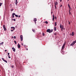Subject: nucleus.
<instances>
[{"instance_id":"nucleus-1","label":"nucleus","mask_w":76,"mask_h":76,"mask_svg":"<svg viewBox=\"0 0 76 76\" xmlns=\"http://www.w3.org/2000/svg\"><path fill=\"white\" fill-rule=\"evenodd\" d=\"M53 31V29H52L51 30L50 29H48L47 30V32H49V33H51Z\"/></svg>"},{"instance_id":"nucleus-2","label":"nucleus","mask_w":76,"mask_h":76,"mask_svg":"<svg viewBox=\"0 0 76 76\" xmlns=\"http://www.w3.org/2000/svg\"><path fill=\"white\" fill-rule=\"evenodd\" d=\"M75 43H76V42L73 41L72 43L70 45V46H73L75 45Z\"/></svg>"},{"instance_id":"nucleus-3","label":"nucleus","mask_w":76,"mask_h":76,"mask_svg":"<svg viewBox=\"0 0 76 76\" xmlns=\"http://www.w3.org/2000/svg\"><path fill=\"white\" fill-rule=\"evenodd\" d=\"M20 37L21 41H23V36H22V35H20Z\"/></svg>"},{"instance_id":"nucleus-4","label":"nucleus","mask_w":76,"mask_h":76,"mask_svg":"<svg viewBox=\"0 0 76 76\" xmlns=\"http://www.w3.org/2000/svg\"><path fill=\"white\" fill-rule=\"evenodd\" d=\"M66 45V42H65V43L64 44L63 46L62 47V49H64V48L65 47H64V46Z\"/></svg>"},{"instance_id":"nucleus-5","label":"nucleus","mask_w":76,"mask_h":76,"mask_svg":"<svg viewBox=\"0 0 76 76\" xmlns=\"http://www.w3.org/2000/svg\"><path fill=\"white\" fill-rule=\"evenodd\" d=\"M3 27L4 30L5 31H6V27H5V25H3Z\"/></svg>"},{"instance_id":"nucleus-6","label":"nucleus","mask_w":76,"mask_h":76,"mask_svg":"<svg viewBox=\"0 0 76 76\" xmlns=\"http://www.w3.org/2000/svg\"><path fill=\"white\" fill-rule=\"evenodd\" d=\"M13 51H14V52H15L16 51V49L14 48H12Z\"/></svg>"},{"instance_id":"nucleus-7","label":"nucleus","mask_w":76,"mask_h":76,"mask_svg":"<svg viewBox=\"0 0 76 76\" xmlns=\"http://www.w3.org/2000/svg\"><path fill=\"white\" fill-rule=\"evenodd\" d=\"M55 19V16L54 15H53V21H54V20Z\"/></svg>"},{"instance_id":"nucleus-8","label":"nucleus","mask_w":76,"mask_h":76,"mask_svg":"<svg viewBox=\"0 0 76 76\" xmlns=\"http://www.w3.org/2000/svg\"><path fill=\"white\" fill-rule=\"evenodd\" d=\"M68 7L69 9H71V8L70 7V5L69 4H68Z\"/></svg>"},{"instance_id":"nucleus-9","label":"nucleus","mask_w":76,"mask_h":76,"mask_svg":"<svg viewBox=\"0 0 76 76\" xmlns=\"http://www.w3.org/2000/svg\"><path fill=\"white\" fill-rule=\"evenodd\" d=\"M18 48H20V45L19 44H18Z\"/></svg>"},{"instance_id":"nucleus-10","label":"nucleus","mask_w":76,"mask_h":76,"mask_svg":"<svg viewBox=\"0 0 76 76\" xmlns=\"http://www.w3.org/2000/svg\"><path fill=\"white\" fill-rule=\"evenodd\" d=\"M72 36H74V35H75V33L73 32H72Z\"/></svg>"},{"instance_id":"nucleus-11","label":"nucleus","mask_w":76,"mask_h":76,"mask_svg":"<svg viewBox=\"0 0 76 76\" xmlns=\"http://www.w3.org/2000/svg\"><path fill=\"white\" fill-rule=\"evenodd\" d=\"M54 31H57V28H56V27H54Z\"/></svg>"},{"instance_id":"nucleus-12","label":"nucleus","mask_w":76,"mask_h":76,"mask_svg":"<svg viewBox=\"0 0 76 76\" xmlns=\"http://www.w3.org/2000/svg\"><path fill=\"white\" fill-rule=\"evenodd\" d=\"M60 28H63V25L61 26V25H60Z\"/></svg>"},{"instance_id":"nucleus-13","label":"nucleus","mask_w":76,"mask_h":76,"mask_svg":"<svg viewBox=\"0 0 76 76\" xmlns=\"http://www.w3.org/2000/svg\"><path fill=\"white\" fill-rule=\"evenodd\" d=\"M55 5H57L58 4V3L57 2H56L55 4Z\"/></svg>"},{"instance_id":"nucleus-14","label":"nucleus","mask_w":76,"mask_h":76,"mask_svg":"<svg viewBox=\"0 0 76 76\" xmlns=\"http://www.w3.org/2000/svg\"><path fill=\"white\" fill-rule=\"evenodd\" d=\"M34 22H36V21H37V18H34Z\"/></svg>"},{"instance_id":"nucleus-15","label":"nucleus","mask_w":76,"mask_h":76,"mask_svg":"<svg viewBox=\"0 0 76 76\" xmlns=\"http://www.w3.org/2000/svg\"><path fill=\"white\" fill-rule=\"evenodd\" d=\"M11 28L13 29H15V28L14 27H11Z\"/></svg>"},{"instance_id":"nucleus-16","label":"nucleus","mask_w":76,"mask_h":76,"mask_svg":"<svg viewBox=\"0 0 76 76\" xmlns=\"http://www.w3.org/2000/svg\"><path fill=\"white\" fill-rule=\"evenodd\" d=\"M57 26V23L56 22L55 24V26Z\"/></svg>"},{"instance_id":"nucleus-17","label":"nucleus","mask_w":76,"mask_h":76,"mask_svg":"<svg viewBox=\"0 0 76 76\" xmlns=\"http://www.w3.org/2000/svg\"><path fill=\"white\" fill-rule=\"evenodd\" d=\"M45 23H46V24H48V22L47 21H46L45 22Z\"/></svg>"},{"instance_id":"nucleus-18","label":"nucleus","mask_w":76,"mask_h":76,"mask_svg":"<svg viewBox=\"0 0 76 76\" xmlns=\"http://www.w3.org/2000/svg\"><path fill=\"white\" fill-rule=\"evenodd\" d=\"M32 31H33V32H35V30L34 29H32Z\"/></svg>"},{"instance_id":"nucleus-19","label":"nucleus","mask_w":76,"mask_h":76,"mask_svg":"<svg viewBox=\"0 0 76 76\" xmlns=\"http://www.w3.org/2000/svg\"><path fill=\"white\" fill-rule=\"evenodd\" d=\"M69 12V15H71V12L70 11Z\"/></svg>"},{"instance_id":"nucleus-20","label":"nucleus","mask_w":76,"mask_h":76,"mask_svg":"<svg viewBox=\"0 0 76 76\" xmlns=\"http://www.w3.org/2000/svg\"><path fill=\"white\" fill-rule=\"evenodd\" d=\"M4 62H5L6 63H7V61H6V60H4Z\"/></svg>"},{"instance_id":"nucleus-21","label":"nucleus","mask_w":76,"mask_h":76,"mask_svg":"<svg viewBox=\"0 0 76 76\" xmlns=\"http://www.w3.org/2000/svg\"><path fill=\"white\" fill-rule=\"evenodd\" d=\"M14 42L15 43V44H17V42H16V41H14Z\"/></svg>"},{"instance_id":"nucleus-22","label":"nucleus","mask_w":76,"mask_h":76,"mask_svg":"<svg viewBox=\"0 0 76 76\" xmlns=\"http://www.w3.org/2000/svg\"><path fill=\"white\" fill-rule=\"evenodd\" d=\"M12 15H16V14H15V13H12Z\"/></svg>"},{"instance_id":"nucleus-23","label":"nucleus","mask_w":76,"mask_h":76,"mask_svg":"<svg viewBox=\"0 0 76 76\" xmlns=\"http://www.w3.org/2000/svg\"><path fill=\"white\" fill-rule=\"evenodd\" d=\"M1 5H2V3H0V6H1Z\"/></svg>"},{"instance_id":"nucleus-24","label":"nucleus","mask_w":76,"mask_h":76,"mask_svg":"<svg viewBox=\"0 0 76 76\" xmlns=\"http://www.w3.org/2000/svg\"><path fill=\"white\" fill-rule=\"evenodd\" d=\"M55 8L56 9H57V7H56V5H55Z\"/></svg>"},{"instance_id":"nucleus-25","label":"nucleus","mask_w":76,"mask_h":76,"mask_svg":"<svg viewBox=\"0 0 76 76\" xmlns=\"http://www.w3.org/2000/svg\"><path fill=\"white\" fill-rule=\"evenodd\" d=\"M16 17H17V18H18V15H15Z\"/></svg>"},{"instance_id":"nucleus-26","label":"nucleus","mask_w":76,"mask_h":76,"mask_svg":"<svg viewBox=\"0 0 76 76\" xmlns=\"http://www.w3.org/2000/svg\"><path fill=\"white\" fill-rule=\"evenodd\" d=\"M14 30H15V29H13V30H11V32H13V31H14Z\"/></svg>"},{"instance_id":"nucleus-27","label":"nucleus","mask_w":76,"mask_h":76,"mask_svg":"<svg viewBox=\"0 0 76 76\" xmlns=\"http://www.w3.org/2000/svg\"><path fill=\"white\" fill-rule=\"evenodd\" d=\"M8 56H10V55H9L10 54V53H8Z\"/></svg>"},{"instance_id":"nucleus-28","label":"nucleus","mask_w":76,"mask_h":76,"mask_svg":"<svg viewBox=\"0 0 76 76\" xmlns=\"http://www.w3.org/2000/svg\"><path fill=\"white\" fill-rule=\"evenodd\" d=\"M16 37L15 36H14V39H16Z\"/></svg>"},{"instance_id":"nucleus-29","label":"nucleus","mask_w":76,"mask_h":76,"mask_svg":"<svg viewBox=\"0 0 76 76\" xmlns=\"http://www.w3.org/2000/svg\"><path fill=\"white\" fill-rule=\"evenodd\" d=\"M15 2H17V3H18V0H15Z\"/></svg>"},{"instance_id":"nucleus-30","label":"nucleus","mask_w":76,"mask_h":76,"mask_svg":"<svg viewBox=\"0 0 76 76\" xmlns=\"http://www.w3.org/2000/svg\"><path fill=\"white\" fill-rule=\"evenodd\" d=\"M1 59H2V60H3V61H4V58H2Z\"/></svg>"},{"instance_id":"nucleus-31","label":"nucleus","mask_w":76,"mask_h":76,"mask_svg":"<svg viewBox=\"0 0 76 76\" xmlns=\"http://www.w3.org/2000/svg\"><path fill=\"white\" fill-rule=\"evenodd\" d=\"M17 3H18V2H15V4H16V5H17Z\"/></svg>"},{"instance_id":"nucleus-32","label":"nucleus","mask_w":76,"mask_h":76,"mask_svg":"<svg viewBox=\"0 0 76 76\" xmlns=\"http://www.w3.org/2000/svg\"><path fill=\"white\" fill-rule=\"evenodd\" d=\"M14 17V15H12V18H13Z\"/></svg>"},{"instance_id":"nucleus-33","label":"nucleus","mask_w":76,"mask_h":76,"mask_svg":"<svg viewBox=\"0 0 76 76\" xmlns=\"http://www.w3.org/2000/svg\"><path fill=\"white\" fill-rule=\"evenodd\" d=\"M63 28H61V31H63Z\"/></svg>"},{"instance_id":"nucleus-34","label":"nucleus","mask_w":76,"mask_h":76,"mask_svg":"<svg viewBox=\"0 0 76 76\" xmlns=\"http://www.w3.org/2000/svg\"><path fill=\"white\" fill-rule=\"evenodd\" d=\"M42 35H43V36H44V33H43Z\"/></svg>"},{"instance_id":"nucleus-35","label":"nucleus","mask_w":76,"mask_h":76,"mask_svg":"<svg viewBox=\"0 0 76 76\" xmlns=\"http://www.w3.org/2000/svg\"><path fill=\"white\" fill-rule=\"evenodd\" d=\"M13 8H12L11 10V11H13Z\"/></svg>"},{"instance_id":"nucleus-36","label":"nucleus","mask_w":76,"mask_h":76,"mask_svg":"<svg viewBox=\"0 0 76 76\" xmlns=\"http://www.w3.org/2000/svg\"><path fill=\"white\" fill-rule=\"evenodd\" d=\"M8 57H9V58H11V57L10 56H8Z\"/></svg>"},{"instance_id":"nucleus-37","label":"nucleus","mask_w":76,"mask_h":76,"mask_svg":"<svg viewBox=\"0 0 76 76\" xmlns=\"http://www.w3.org/2000/svg\"><path fill=\"white\" fill-rule=\"evenodd\" d=\"M71 9H69V12H70Z\"/></svg>"},{"instance_id":"nucleus-38","label":"nucleus","mask_w":76,"mask_h":76,"mask_svg":"<svg viewBox=\"0 0 76 76\" xmlns=\"http://www.w3.org/2000/svg\"><path fill=\"white\" fill-rule=\"evenodd\" d=\"M68 22H69V24L70 25V22L69 21H68Z\"/></svg>"},{"instance_id":"nucleus-39","label":"nucleus","mask_w":76,"mask_h":76,"mask_svg":"<svg viewBox=\"0 0 76 76\" xmlns=\"http://www.w3.org/2000/svg\"><path fill=\"white\" fill-rule=\"evenodd\" d=\"M3 43H4V42H3L2 43H0V44H3Z\"/></svg>"},{"instance_id":"nucleus-40","label":"nucleus","mask_w":76,"mask_h":76,"mask_svg":"<svg viewBox=\"0 0 76 76\" xmlns=\"http://www.w3.org/2000/svg\"><path fill=\"white\" fill-rule=\"evenodd\" d=\"M13 20H14V21H15V20H16V19H13Z\"/></svg>"},{"instance_id":"nucleus-41","label":"nucleus","mask_w":76,"mask_h":76,"mask_svg":"<svg viewBox=\"0 0 76 76\" xmlns=\"http://www.w3.org/2000/svg\"><path fill=\"white\" fill-rule=\"evenodd\" d=\"M60 2H61L62 1V0H60Z\"/></svg>"},{"instance_id":"nucleus-42","label":"nucleus","mask_w":76,"mask_h":76,"mask_svg":"<svg viewBox=\"0 0 76 76\" xmlns=\"http://www.w3.org/2000/svg\"><path fill=\"white\" fill-rule=\"evenodd\" d=\"M62 5H61L60 6V7H62Z\"/></svg>"},{"instance_id":"nucleus-43","label":"nucleus","mask_w":76,"mask_h":76,"mask_svg":"<svg viewBox=\"0 0 76 76\" xmlns=\"http://www.w3.org/2000/svg\"><path fill=\"white\" fill-rule=\"evenodd\" d=\"M20 16L19 15L18 16V18H20Z\"/></svg>"},{"instance_id":"nucleus-44","label":"nucleus","mask_w":76,"mask_h":76,"mask_svg":"<svg viewBox=\"0 0 76 76\" xmlns=\"http://www.w3.org/2000/svg\"><path fill=\"white\" fill-rule=\"evenodd\" d=\"M57 19V17H55V19L56 20Z\"/></svg>"},{"instance_id":"nucleus-45","label":"nucleus","mask_w":76,"mask_h":76,"mask_svg":"<svg viewBox=\"0 0 76 76\" xmlns=\"http://www.w3.org/2000/svg\"><path fill=\"white\" fill-rule=\"evenodd\" d=\"M21 45H23V44L22 43V44H21Z\"/></svg>"},{"instance_id":"nucleus-46","label":"nucleus","mask_w":76,"mask_h":76,"mask_svg":"<svg viewBox=\"0 0 76 76\" xmlns=\"http://www.w3.org/2000/svg\"><path fill=\"white\" fill-rule=\"evenodd\" d=\"M26 50H28V49L26 48Z\"/></svg>"},{"instance_id":"nucleus-47","label":"nucleus","mask_w":76,"mask_h":76,"mask_svg":"<svg viewBox=\"0 0 76 76\" xmlns=\"http://www.w3.org/2000/svg\"><path fill=\"white\" fill-rule=\"evenodd\" d=\"M5 52H6V51H7V50H5Z\"/></svg>"},{"instance_id":"nucleus-48","label":"nucleus","mask_w":76,"mask_h":76,"mask_svg":"<svg viewBox=\"0 0 76 76\" xmlns=\"http://www.w3.org/2000/svg\"><path fill=\"white\" fill-rule=\"evenodd\" d=\"M13 38V37H12V38Z\"/></svg>"},{"instance_id":"nucleus-49","label":"nucleus","mask_w":76,"mask_h":76,"mask_svg":"<svg viewBox=\"0 0 76 76\" xmlns=\"http://www.w3.org/2000/svg\"><path fill=\"white\" fill-rule=\"evenodd\" d=\"M12 68H13V66H12Z\"/></svg>"},{"instance_id":"nucleus-50","label":"nucleus","mask_w":76,"mask_h":76,"mask_svg":"<svg viewBox=\"0 0 76 76\" xmlns=\"http://www.w3.org/2000/svg\"><path fill=\"white\" fill-rule=\"evenodd\" d=\"M75 41L76 42V39L75 40V41Z\"/></svg>"},{"instance_id":"nucleus-51","label":"nucleus","mask_w":76,"mask_h":76,"mask_svg":"<svg viewBox=\"0 0 76 76\" xmlns=\"http://www.w3.org/2000/svg\"><path fill=\"white\" fill-rule=\"evenodd\" d=\"M68 1H69V0H67Z\"/></svg>"},{"instance_id":"nucleus-52","label":"nucleus","mask_w":76,"mask_h":76,"mask_svg":"<svg viewBox=\"0 0 76 76\" xmlns=\"http://www.w3.org/2000/svg\"><path fill=\"white\" fill-rule=\"evenodd\" d=\"M35 23H36V21H35Z\"/></svg>"},{"instance_id":"nucleus-53","label":"nucleus","mask_w":76,"mask_h":76,"mask_svg":"<svg viewBox=\"0 0 76 76\" xmlns=\"http://www.w3.org/2000/svg\"><path fill=\"white\" fill-rule=\"evenodd\" d=\"M54 35H56V34H54Z\"/></svg>"}]
</instances>
